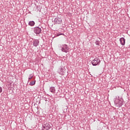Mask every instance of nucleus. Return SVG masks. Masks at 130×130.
Returning <instances> with one entry per match:
<instances>
[{"instance_id": "obj_1", "label": "nucleus", "mask_w": 130, "mask_h": 130, "mask_svg": "<svg viewBox=\"0 0 130 130\" xmlns=\"http://www.w3.org/2000/svg\"><path fill=\"white\" fill-rule=\"evenodd\" d=\"M100 59L99 58H95L94 60H93L91 62V63L93 66H97V64H99L100 63Z\"/></svg>"}, {"instance_id": "obj_2", "label": "nucleus", "mask_w": 130, "mask_h": 130, "mask_svg": "<svg viewBox=\"0 0 130 130\" xmlns=\"http://www.w3.org/2000/svg\"><path fill=\"white\" fill-rule=\"evenodd\" d=\"M50 127L51 126L49 124H48V123H47L44 125L42 130H49L50 129Z\"/></svg>"}, {"instance_id": "obj_3", "label": "nucleus", "mask_w": 130, "mask_h": 130, "mask_svg": "<svg viewBox=\"0 0 130 130\" xmlns=\"http://www.w3.org/2000/svg\"><path fill=\"white\" fill-rule=\"evenodd\" d=\"M61 50L63 52H69V47L67 45H64Z\"/></svg>"}, {"instance_id": "obj_4", "label": "nucleus", "mask_w": 130, "mask_h": 130, "mask_svg": "<svg viewBox=\"0 0 130 130\" xmlns=\"http://www.w3.org/2000/svg\"><path fill=\"white\" fill-rule=\"evenodd\" d=\"M34 32L36 33V34H40L41 32V28L39 27H36L34 29Z\"/></svg>"}, {"instance_id": "obj_5", "label": "nucleus", "mask_w": 130, "mask_h": 130, "mask_svg": "<svg viewBox=\"0 0 130 130\" xmlns=\"http://www.w3.org/2000/svg\"><path fill=\"white\" fill-rule=\"evenodd\" d=\"M120 42L121 45H124L125 44V39L124 38H121L120 39Z\"/></svg>"}, {"instance_id": "obj_6", "label": "nucleus", "mask_w": 130, "mask_h": 130, "mask_svg": "<svg viewBox=\"0 0 130 130\" xmlns=\"http://www.w3.org/2000/svg\"><path fill=\"white\" fill-rule=\"evenodd\" d=\"M33 45L34 46H38L39 45V41L38 40H35L33 41Z\"/></svg>"}, {"instance_id": "obj_7", "label": "nucleus", "mask_w": 130, "mask_h": 130, "mask_svg": "<svg viewBox=\"0 0 130 130\" xmlns=\"http://www.w3.org/2000/svg\"><path fill=\"white\" fill-rule=\"evenodd\" d=\"M55 21H56L57 24H61L62 20L61 18L55 19Z\"/></svg>"}, {"instance_id": "obj_8", "label": "nucleus", "mask_w": 130, "mask_h": 130, "mask_svg": "<svg viewBox=\"0 0 130 130\" xmlns=\"http://www.w3.org/2000/svg\"><path fill=\"white\" fill-rule=\"evenodd\" d=\"M28 25L29 26H34V25H35V22L33 21H29L28 22Z\"/></svg>"}, {"instance_id": "obj_9", "label": "nucleus", "mask_w": 130, "mask_h": 130, "mask_svg": "<svg viewBox=\"0 0 130 130\" xmlns=\"http://www.w3.org/2000/svg\"><path fill=\"white\" fill-rule=\"evenodd\" d=\"M50 91L51 93H54V92H55V88H54V87H51L50 88Z\"/></svg>"}, {"instance_id": "obj_10", "label": "nucleus", "mask_w": 130, "mask_h": 130, "mask_svg": "<svg viewBox=\"0 0 130 130\" xmlns=\"http://www.w3.org/2000/svg\"><path fill=\"white\" fill-rule=\"evenodd\" d=\"M30 86H34L35 85V81H32L30 83Z\"/></svg>"}, {"instance_id": "obj_11", "label": "nucleus", "mask_w": 130, "mask_h": 130, "mask_svg": "<svg viewBox=\"0 0 130 130\" xmlns=\"http://www.w3.org/2000/svg\"><path fill=\"white\" fill-rule=\"evenodd\" d=\"M3 92V88H2L1 87H0V93H2Z\"/></svg>"}, {"instance_id": "obj_12", "label": "nucleus", "mask_w": 130, "mask_h": 130, "mask_svg": "<svg viewBox=\"0 0 130 130\" xmlns=\"http://www.w3.org/2000/svg\"><path fill=\"white\" fill-rule=\"evenodd\" d=\"M32 78H33V76H31L30 77H29L28 79L31 80V79H32Z\"/></svg>"}]
</instances>
